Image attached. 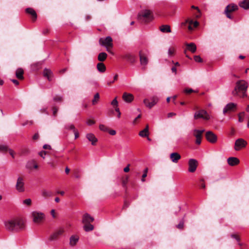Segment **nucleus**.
Returning a JSON list of instances; mask_svg holds the SVG:
<instances>
[{
    "instance_id": "nucleus-54",
    "label": "nucleus",
    "mask_w": 249,
    "mask_h": 249,
    "mask_svg": "<svg viewBox=\"0 0 249 249\" xmlns=\"http://www.w3.org/2000/svg\"><path fill=\"white\" fill-rule=\"evenodd\" d=\"M75 136V139H77L79 137V133L77 129H74V131H73Z\"/></svg>"
},
{
    "instance_id": "nucleus-3",
    "label": "nucleus",
    "mask_w": 249,
    "mask_h": 249,
    "mask_svg": "<svg viewBox=\"0 0 249 249\" xmlns=\"http://www.w3.org/2000/svg\"><path fill=\"white\" fill-rule=\"evenodd\" d=\"M112 39L111 36H107L105 38H100L99 40V44L106 48V50L108 53L113 54L111 48L113 47Z\"/></svg>"
},
{
    "instance_id": "nucleus-12",
    "label": "nucleus",
    "mask_w": 249,
    "mask_h": 249,
    "mask_svg": "<svg viewBox=\"0 0 249 249\" xmlns=\"http://www.w3.org/2000/svg\"><path fill=\"white\" fill-rule=\"evenodd\" d=\"M189 168L188 171L191 173H194L196 171L198 165L197 161L194 159H191L188 162Z\"/></svg>"
},
{
    "instance_id": "nucleus-32",
    "label": "nucleus",
    "mask_w": 249,
    "mask_h": 249,
    "mask_svg": "<svg viewBox=\"0 0 249 249\" xmlns=\"http://www.w3.org/2000/svg\"><path fill=\"white\" fill-rule=\"evenodd\" d=\"M160 31L163 33H171V30L170 26L168 25H163L160 27Z\"/></svg>"
},
{
    "instance_id": "nucleus-10",
    "label": "nucleus",
    "mask_w": 249,
    "mask_h": 249,
    "mask_svg": "<svg viewBox=\"0 0 249 249\" xmlns=\"http://www.w3.org/2000/svg\"><path fill=\"white\" fill-rule=\"evenodd\" d=\"M205 137L209 142L212 143L216 142L217 140L216 135L211 131L206 132L205 134Z\"/></svg>"
},
{
    "instance_id": "nucleus-7",
    "label": "nucleus",
    "mask_w": 249,
    "mask_h": 249,
    "mask_svg": "<svg viewBox=\"0 0 249 249\" xmlns=\"http://www.w3.org/2000/svg\"><path fill=\"white\" fill-rule=\"evenodd\" d=\"M24 180L23 177H19L18 178L16 184V190L18 192H23L25 191Z\"/></svg>"
},
{
    "instance_id": "nucleus-61",
    "label": "nucleus",
    "mask_w": 249,
    "mask_h": 249,
    "mask_svg": "<svg viewBox=\"0 0 249 249\" xmlns=\"http://www.w3.org/2000/svg\"><path fill=\"white\" fill-rule=\"evenodd\" d=\"M67 71V68H65L62 70H60L59 71V72L61 74H63L65 73Z\"/></svg>"
},
{
    "instance_id": "nucleus-37",
    "label": "nucleus",
    "mask_w": 249,
    "mask_h": 249,
    "mask_svg": "<svg viewBox=\"0 0 249 249\" xmlns=\"http://www.w3.org/2000/svg\"><path fill=\"white\" fill-rule=\"evenodd\" d=\"M99 99H100L99 94L98 93H96L94 95V98H93V99L92 100V104L93 105H95L96 104H97V102H98Z\"/></svg>"
},
{
    "instance_id": "nucleus-58",
    "label": "nucleus",
    "mask_w": 249,
    "mask_h": 249,
    "mask_svg": "<svg viewBox=\"0 0 249 249\" xmlns=\"http://www.w3.org/2000/svg\"><path fill=\"white\" fill-rule=\"evenodd\" d=\"M129 166L130 165L129 164H128L127 166L126 167H125V168H124V172H128L129 171Z\"/></svg>"
},
{
    "instance_id": "nucleus-26",
    "label": "nucleus",
    "mask_w": 249,
    "mask_h": 249,
    "mask_svg": "<svg viewBox=\"0 0 249 249\" xmlns=\"http://www.w3.org/2000/svg\"><path fill=\"white\" fill-rule=\"evenodd\" d=\"M239 6L244 9H249V0H242L239 3Z\"/></svg>"
},
{
    "instance_id": "nucleus-24",
    "label": "nucleus",
    "mask_w": 249,
    "mask_h": 249,
    "mask_svg": "<svg viewBox=\"0 0 249 249\" xmlns=\"http://www.w3.org/2000/svg\"><path fill=\"white\" fill-rule=\"evenodd\" d=\"M43 76L47 78L49 81H52L53 76V72L48 69H45L43 71Z\"/></svg>"
},
{
    "instance_id": "nucleus-28",
    "label": "nucleus",
    "mask_w": 249,
    "mask_h": 249,
    "mask_svg": "<svg viewBox=\"0 0 249 249\" xmlns=\"http://www.w3.org/2000/svg\"><path fill=\"white\" fill-rule=\"evenodd\" d=\"M24 71L22 68H18L16 71V76L18 79L22 80L23 77Z\"/></svg>"
},
{
    "instance_id": "nucleus-51",
    "label": "nucleus",
    "mask_w": 249,
    "mask_h": 249,
    "mask_svg": "<svg viewBox=\"0 0 249 249\" xmlns=\"http://www.w3.org/2000/svg\"><path fill=\"white\" fill-rule=\"evenodd\" d=\"M184 222L183 221H180L179 223L177 226V227L179 229H182L183 228Z\"/></svg>"
},
{
    "instance_id": "nucleus-53",
    "label": "nucleus",
    "mask_w": 249,
    "mask_h": 249,
    "mask_svg": "<svg viewBox=\"0 0 249 249\" xmlns=\"http://www.w3.org/2000/svg\"><path fill=\"white\" fill-rule=\"evenodd\" d=\"M8 151L9 154H10V155H11V156L12 157V158H15V156H14V155H15L14 151L12 149H9Z\"/></svg>"
},
{
    "instance_id": "nucleus-63",
    "label": "nucleus",
    "mask_w": 249,
    "mask_h": 249,
    "mask_svg": "<svg viewBox=\"0 0 249 249\" xmlns=\"http://www.w3.org/2000/svg\"><path fill=\"white\" fill-rule=\"evenodd\" d=\"M109 134L111 135H114L116 134V131L114 130H111L108 131Z\"/></svg>"
},
{
    "instance_id": "nucleus-11",
    "label": "nucleus",
    "mask_w": 249,
    "mask_h": 249,
    "mask_svg": "<svg viewBox=\"0 0 249 249\" xmlns=\"http://www.w3.org/2000/svg\"><path fill=\"white\" fill-rule=\"evenodd\" d=\"M247 144L246 141L243 139H238L236 140L234 144V149L236 151H239L241 148L245 147Z\"/></svg>"
},
{
    "instance_id": "nucleus-64",
    "label": "nucleus",
    "mask_w": 249,
    "mask_h": 249,
    "mask_svg": "<svg viewBox=\"0 0 249 249\" xmlns=\"http://www.w3.org/2000/svg\"><path fill=\"white\" fill-rule=\"evenodd\" d=\"M176 115V113H173V112H170V113H169L168 114H167V117L168 118H170V117H171L173 116H175Z\"/></svg>"
},
{
    "instance_id": "nucleus-34",
    "label": "nucleus",
    "mask_w": 249,
    "mask_h": 249,
    "mask_svg": "<svg viewBox=\"0 0 249 249\" xmlns=\"http://www.w3.org/2000/svg\"><path fill=\"white\" fill-rule=\"evenodd\" d=\"M84 230L87 231H90L94 229V226L90 223L85 224L83 226Z\"/></svg>"
},
{
    "instance_id": "nucleus-13",
    "label": "nucleus",
    "mask_w": 249,
    "mask_h": 249,
    "mask_svg": "<svg viewBox=\"0 0 249 249\" xmlns=\"http://www.w3.org/2000/svg\"><path fill=\"white\" fill-rule=\"evenodd\" d=\"M151 102H149V100L147 99H145L143 100V103L149 108H151L154 106L158 103L159 99L157 97H153L151 98Z\"/></svg>"
},
{
    "instance_id": "nucleus-39",
    "label": "nucleus",
    "mask_w": 249,
    "mask_h": 249,
    "mask_svg": "<svg viewBox=\"0 0 249 249\" xmlns=\"http://www.w3.org/2000/svg\"><path fill=\"white\" fill-rule=\"evenodd\" d=\"M231 238H233L236 239V240L238 242L239 245H240V246H242V244L240 243V237L238 234H231Z\"/></svg>"
},
{
    "instance_id": "nucleus-20",
    "label": "nucleus",
    "mask_w": 249,
    "mask_h": 249,
    "mask_svg": "<svg viewBox=\"0 0 249 249\" xmlns=\"http://www.w3.org/2000/svg\"><path fill=\"white\" fill-rule=\"evenodd\" d=\"M139 56L140 62L142 65H146L148 62V58L145 54L142 53V51H140Z\"/></svg>"
},
{
    "instance_id": "nucleus-8",
    "label": "nucleus",
    "mask_w": 249,
    "mask_h": 249,
    "mask_svg": "<svg viewBox=\"0 0 249 249\" xmlns=\"http://www.w3.org/2000/svg\"><path fill=\"white\" fill-rule=\"evenodd\" d=\"M33 221L35 223H41L44 218V214L42 213L33 212L32 213Z\"/></svg>"
},
{
    "instance_id": "nucleus-49",
    "label": "nucleus",
    "mask_w": 249,
    "mask_h": 249,
    "mask_svg": "<svg viewBox=\"0 0 249 249\" xmlns=\"http://www.w3.org/2000/svg\"><path fill=\"white\" fill-rule=\"evenodd\" d=\"M53 115L55 117L56 116V114H57V111H58V108L56 107H53Z\"/></svg>"
},
{
    "instance_id": "nucleus-57",
    "label": "nucleus",
    "mask_w": 249,
    "mask_h": 249,
    "mask_svg": "<svg viewBox=\"0 0 249 249\" xmlns=\"http://www.w3.org/2000/svg\"><path fill=\"white\" fill-rule=\"evenodd\" d=\"M43 148L45 149H51L52 147L50 145L45 144L43 145Z\"/></svg>"
},
{
    "instance_id": "nucleus-5",
    "label": "nucleus",
    "mask_w": 249,
    "mask_h": 249,
    "mask_svg": "<svg viewBox=\"0 0 249 249\" xmlns=\"http://www.w3.org/2000/svg\"><path fill=\"white\" fill-rule=\"evenodd\" d=\"M152 12L150 10L145 9L141 11L138 15V18L140 20L145 19V22L150 21L152 18Z\"/></svg>"
},
{
    "instance_id": "nucleus-9",
    "label": "nucleus",
    "mask_w": 249,
    "mask_h": 249,
    "mask_svg": "<svg viewBox=\"0 0 249 249\" xmlns=\"http://www.w3.org/2000/svg\"><path fill=\"white\" fill-rule=\"evenodd\" d=\"M65 230L64 228L60 227L56 230L50 236L49 239L51 241L57 239L59 237L63 234Z\"/></svg>"
},
{
    "instance_id": "nucleus-43",
    "label": "nucleus",
    "mask_w": 249,
    "mask_h": 249,
    "mask_svg": "<svg viewBox=\"0 0 249 249\" xmlns=\"http://www.w3.org/2000/svg\"><path fill=\"white\" fill-rule=\"evenodd\" d=\"M32 200L30 198H27L23 200V203L24 205H27V206H30L31 205Z\"/></svg>"
},
{
    "instance_id": "nucleus-33",
    "label": "nucleus",
    "mask_w": 249,
    "mask_h": 249,
    "mask_svg": "<svg viewBox=\"0 0 249 249\" xmlns=\"http://www.w3.org/2000/svg\"><path fill=\"white\" fill-rule=\"evenodd\" d=\"M107 56V55L106 53H100L98 55V60L100 62L104 61L106 59Z\"/></svg>"
},
{
    "instance_id": "nucleus-50",
    "label": "nucleus",
    "mask_w": 249,
    "mask_h": 249,
    "mask_svg": "<svg viewBox=\"0 0 249 249\" xmlns=\"http://www.w3.org/2000/svg\"><path fill=\"white\" fill-rule=\"evenodd\" d=\"M53 100L54 101H62V97L56 95L54 97H53Z\"/></svg>"
},
{
    "instance_id": "nucleus-21",
    "label": "nucleus",
    "mask_w": 249,
    "mask_h": 249,
    "mask_svg": "<svg viewBox=\"0 0 249 249\" xmlns=\"http://www.w3.org/2000/svg\"><path fill=\"white\" fill-rule=\"evenodd\" d=\"M170 159L173 162L176 163L181 159V156L178 153L174 152L170 154Z\"/></svg>"
},
{
    "instance_id": "nucleus-4",
    "label": "nucleus",
    "mask_w": 249,
    "mask_h": 249,
    "mask_svg": "<svg viewBox=\"0 0 249 249\" xmlns=\"http://www.w3.org/2000/svg\"><path fill=\"white\" fill-rule=\"evenodd\" d=\"M238 10V6L235 4L231 3L228 5L225 9L224 14L226 15L227 18L230 19H232L233 17L231 16V13L234 11Z\"/></svg>"
},
{
    "instance_id": "nucleus-31",
    "label": "nucleus",
    "mask_w": 249,
    "mask_h": 249,
    "mask_svg": "<svg viewBox=\"0 0 249 249\" xmlns=\"http://www.w3.org/2000/svg\"><path fill=\"white\" fill-rule=\"evenodd\" d=\"M97 69L101 72H104L106 70V66L102 62L98 63L97 64Z\"/></svg>"
},
{
    "instance_id": "nucleus-27",
    "label": "nucleus",
    "mask_w": 249,
    "mask_h": 249,
    "mask_svg": "<svg viewBox=\"0 0 249 249\" xmlns=\"http://www.w3.org/2000/svg\"><path fill=\"white\" fill-rule=\"evenodd\" d=\"M187 50L190 51L192 53H195L196 50V46L194 43H190L186 44Z\"/></svg>"
},
{
    "instance_id": "nucleus-22",
    "label": "nucleus",
    "mask_w": 249,
    "mask_h": 249,
    "mask_svg": "<svg viewBox=\"0 0 249 249\" xmlns=\"http://www.w3.org/2000/svg\"><path fill=\"white\" fill-rule=\"evenodd\" d=\"M124 58L131 64H134L136 62V56L131 53H126L124 56Z\"/></svg>"
},
{
    "instance_id": "nucleus-60",
    "label": "nucleus",
    "mask_w": 249,
    "mask_h": 249,
    "mask_svg": "<svg viewBox=\"0 0 249 249\" xmlns=\"http://www.w3.org/2000/svg\"><path fill=\"white\" fill-rule=\"evenodd\" d=\"M194 91L192 89H186L185 92L187 93H191Z\"/></svg>"
},
{
    "instance_id": "nucleus-2",
    "label": "nucleus",
    "mask_w": 249,
    "mask_h": 249,
    "mask_svg": "<svg viewBox=\"0 0 249 249\" xmlns=\"http://www.w3.org/2000/svg\"><path fill=\"white\" fill-rule=\"evenodd\" d=\"M248 85V83L243 80L238 81L236 83V85L232 93L233 96H238L240 97H245L247 96V90Z\"/></svg>"
},
{
    "instance_id": "nucleus-15",
    "label": "nucleus",
    "mask_w": 249,
    "mask_h": 249,
    "mask_svg": "<svg viewBox=\"0 0 249 249\" xmlns=\"http://www.w3.org/2000/svg\"><path fill=\"white\" fill-rule=\"evenodd\" d=\"M94 219L93 217L90 216L89 213H86L83 216L82 223L85 224H88L92 222Z\"/></svg>"
},
{
    "instance_id": "nucleus-1",
    "label": "nucleus",
    "mask_w": 249,
    "mask_h": 249,
    "mask_svg": "<svg viewBox=\"0 0 249 249\" xmlns=\"http://www.w3.org/2000/svg\"><path fill=\"white\" fill-rule=\"evenodd\" d=\"M4 226L8 231L18 232L24 229L25 223L22 218L16 217L5 221Z\"/></svg>"
},
{
    "instance_id": "nucleus-45",
    "label": "nucleus",
    "mask_w": 249,
    "mask_h": 249,
    "mask_svg": "<svg viewBox=\"0 0 249 249\" xmlns=\"http://www.w3.org/2000/svg\"><path fill=\"white\" fill-rule=\"evenodd\" d=\"M111 104L116 107H118V103L117 100V97H115L111 102Z\"/></svg>"
},
{
    "instance_id": "nucleus-30",
    "label": "nucleus",
    "mask_w": 249,
    "mask_h": 249,
    "mask_svg": "<svg viewBox=\"0 0 249 249\" xmlns=\"http://www.w3.org/2000/svg\"><path fill=\"white\" fill-rule=\"evenodd\" d=\"M148 129H149L148 125H147L146 126L145 128L143 130L139 132V135L142 137H146L148 136V135H149Z\"/></svg>"
},
{
    "instance_id": "nucleus-16",
    "label": "nucleus",
    "mask_w": 249,
    "mask_h": 249,
    "mask_svg": "<svg viewBox=\"0 0 249 249\" xmlns=\"http://www.w3.org/2000/svg\"><path fill=\"white\" fill-rule=\"evenodd\" d=\"M122 98L124 101L126 103H129L132 102L134 100V96L132 94L124 92L123 93Z\"/></svg>"
},
{
    "instance_id": "nucleus-25",
    "label": "nucleus",
    "mask_w": 249,
    "mask_h": 249,
    "mask_svg": "<svg viewBox=\"0 0 249 249\" xmlns=\"http://www.w3.org/2000/svg\"><path fill=\"white\" fill-rule=\"evenodd\" d=\"M26 167L27 169L31 170L33 168L37 169L38 165L35 160H31L27 163Z\"/></svg>"
},
{
    "instance_id": "nucleus-62",
    "label": "nucleus",
    "mask_w": 249,
    "mask_h": 249,
    "mask_svg": "<svg viewBox=\"0 0 249 249\" xmlns=\"http://www.w3.org/2000/svg\"><path fill=\"white\" fill-rule=\"evenodd\" d=\"M87 124L89 125H91L94 124V122L92 120H89V121H88Z\"/></svg>"
},
{
    "instance_id": "nucleus-56",
    "label": "nucleus",
    "mask_w": 249,
    "mask_h": 249,
    "mask_svg": "<svg viewBox=\"0 0 249 249\" xmlns=\"http://www.w3.org/2000/svg\"><path fill=\"white\" fill-rule=\"evenodd\" d=\"M200 186L203 189H204L205 188V183L204 182V180L203 179H201L200 180Z\"/></svg>"
},
{
    "instance_id": "nucleus-19",
    "label": "nucleus",
    "mask_w": 249,
    "mask_h": 249,
    "mask_svg": "<svg viewBox=\"0 0 249 249\" xmlns=\"http://www.w3.org/2000/svg\"><path fill=\"white\" fill-rule=\"evenodd\" d=\"M87 139L91 142L92 145H95L98 141L97 139L95 137V135L92 133H88L86 135Z\"/></svg>"
},
{
    "instance_id": "nucleus-52",
    "label": "nucleus",
    "mask_w": 249,
    "mask_h": 249,
    "mask_svg": "<svg viewBox=\"0 0 249 249\" xmlns=\"http://www.w3.org/2000/svg\"><path fill=\"white\" fill-rule=\"evenodd\" d=\"M244 112L239 113V122H242L243 121V118L242 117V115H244Z\"/></svg>"
},
{
    "instance_id": "nucleus-23",
    "label": "nucleus",
    "mask_w": 249,
    "mask_h": 249,
    "mask_svg": "<svg viewBox=\"0 0 249 249\" xmlns=\"http://www.w3.org/2000/svg\"><path fill=\"white\" fill-rule=\"evenodd\" d=\"M25 11L27 14L31 15L33 21H35L36 19L37 15L34 9L32 8H27L26 9Z\"/></svg>"
},
{
    "instance_id": "nucleus-29",
    "label": "nucleus",
    "mask_w": 249,
    "mask_h": 249,
    "mask_svg": "<svg viewBox=\"0 0 249 249\" xmlns=\"http://www.w3.org/2000/svg\"><path fill=\"white\" fill-rule=\"evenodd\" d=\"M79 240V237L77 235H72L70 239V244L71 246H75Z\"/></svg>"
},
{
    "instance_id": "nucleus-18",
    "label": "nucleus",
    "mask_w": 249,
    "mask_h": 249,
    "mask_svg": "<svg viewBox=\"0 0 249 249\" xmlns=\"http://www.w3.org/2000/svg\"><path fill=\"white\" fill-rule=\"evenodd\" d=\"M236 104L233 103H230L228 104L223 109L224 114L228 112L234 110L236 108Z\"/></svg>"
},
{
    "instance_id": "nucleus-36",
    "label": "nucleus",
    "mask_w": 249,
    "mask_h": 249,
    "mask_svg": "<svg viewBox=\"0 0 249 249\" xmlns=\"http://www.w3.org/2000/svg\"><path fill=\"white\" fill-rule=\"evenodd\" d=\"M128 177L127 176L125 178H123L122 180V186L125 189V191H126V189H127L126 184L128 182Z\"/></svg>"
},
{
    "instance_id": "nucleus-42",
    "label": "nucleus",
    "mask_w": 249,
    "mask_h": 249,
    "mask_svg": "<svg viewBox=\"0 0 249 249\" xmlns=\"http://www.w3.org/2000/svg\"><path fill=\"white\" fill-rule=\"evenodd\" d=\"M99 128L101 131H103L104 132H107L108 131V127L107 126L105 125L104 124H100Z\"/></svg>"
},
{
    "instance_id": "nucleus-14",
    "label": "nucleus",
    "mask_w": 249,
    "mask_h": 249,
    "mask_svg": "<svg viewBox=\"0 0 249 249\" xmlns=\"http://www.w3.org/2000/svg\"><path fill=\"white\" fill-rule=\"evenodd\" d=\"M194 135L196 138V143L198 145H199L201 142L202 135V133L204 132V130L203 129L200 130L197 129H195L194 130Z\"/></svg>"
},
{
    "instance_id": "nucleus-17",
    "label": "nucleus",
    "mask_w": 249,
    "mask_h": 249,
    "mask_svg": "<svg viewBox=\"0 0 249 249\" xmlns=\"http://www.w3.org/2000/svg\"><path fill=\"white\" fill-rule=\"evenodd\" d=\"M227 162L229 165L233 166L238 164L240 160L237 158L231 157L227 159Z\"/></svg>"
},
{
    "instance_id": "nucleus-38",
    "label": "nucleus",
    "mask_w": 249,
    "mask_h": 249,
    "mask_svg": "<svg viewBox=\"0 0 249 249\" xmlns=\"http://www.w3.org/2000/svg\"><path fill=\"white\" fill-rule=\"evenodd\" d=\"M189 26L188 27V28L189 30H193V28L191 26L192 24H193V26L194 27H196L198 25V22L196 21H193V20L190 21L189 22Z\"/></svg>"
},
{
    "instance_id": "nucleus-46",
    "label": "nucleus",
    "mask_w": 249,
    "mask_h": 249,
    "mask_svg": "<svg viewBox=\"0 0 249 249\" xmlns=\"http://www.w3.org/2000/svg\"><path fill=\"white\" fill-rule=\"evenodd\" d=\"M175 51V50L174 48H170L168 49V53L169 56H171L173 55L174 53V52Z\"/></svg>"
},
{
    "instance_id": "nucleus-55",
    "label": "nucleus",
    "mask_w": 249,
    "mask_h": 249,
    "mask_svg": "<svg viewBox=\"0 0 249 249\" xmlns=\"http://www.w3.org/2000/svg\"><path fill=\"white\" fill-rule=\"evenodd\" d=\"M115 111L117 112V113H118V115H117L118 118H120L121 117V113L119 108L118 107H116Z\"/></svg>"
},
{
    "instance_id": "nucleus-48",
    "label": "nucleus",
    "mask_w": 249,
    "mask_h": 249,
    "mask_svg": "<svg viewBox=\"0 0 249 249\" xmlns=\"http://www.w3.org/2000/svg\"><path fill=\"white\" fill-rule=\"evenodd\" d=\"M47 152L45 151H41L39 153V155L40 157H41L43 159H45V156L47 154Z\"/></svg>"
},
{
    "instance_id": "nucleus-41",
    "label": "nucleus",
    "mask_w": 249,
    "mask_h": 249,
    "mask_svg": "<svg viewBox=\"0 0 249 249\" xmlns=\"http://www.w3.org/2000/svg\"><path fill=\"white\" fill-rule=\"evenodd\" d=\"M148 168H146L144 171H143V173L142 175V182H144L145 181V178L147 176V172H148Z\"/></svg>"
},
{
    "instance_id": "nucleus-40",
    "label": "nucleus",
    "mask_w": 249,
    "mask_h": 249,
    "mask_svg": "<svg viewBox=\"0 0 249 249\" xmlns=\"http://www.w3.org/2000/svg\"><path fill=\"white\" fill-rule=\"evenodd\" d=\"M65 128L67 130H72L74 131V129H76L73 124H68L65 126Z\"/></svg>"
},
{
    "instance_id": "nucleus-6",
    "label": "nucleus",
    "mask_w": 249,
    "mask_h": 249,
    "mask_svg": "<svg viewBox=\"0 0 249 249\" xmlns=\"http://www.w3.org/2000/svg\"><path fill=\"white\" fill-rule=\"evenodd\" d=\"M194 117L195 120L203 119L205 120H209L210 119V116L208 112L204 109H200L196 111L194 114Z\"/></svg>"
},
{
    "instance_id": "nucleus-59",
    "label": "nucleus",
    "mask_w": 249,
    "mask_h": 249,
    "mask_svg": "<svg viewBox=\"0 0 249 249\" xmlns=\"http://www.w3.org/2000/svg\"><path fill=\"white\" fill-rule=\"evenodd\" d=\"M39 138V134L38 133H36L33 137V140H36L38 139Z\"/></svg>"
},
{
    "instance_id": "nucleus-35",
    "label": "nucleus",
    "mask_w": 249,
    "mask_h": 249,
    "mask_svg": "<svg viewBox=\"0 0 249 249\" xmlns=\"http://www.w3.org/2000/svg\"><path fill=\"white\" fill-rule=\"evenodd\" d=\"M41 194L43 196L45 197H51L53 196V193L51 191L45 189L42 190Z\"/></svg>"
},
{
    "instance_id": "nucleus-47",
    "label": "nucleus",
    "mask_w": 249,
    "mask_h": 249,
    "mask_svg": "<svg viewBox=\"0 0 249 249\" xmlns=\"http://www.w3.org/2000/svg\"><path fill=\"white\" fill-rule=\"evenodd\" d=\"M194 60L197 62H202V59L199 55H195L194 56Z\"/></svg>"
},
{
    "instance_id": "nucleus-44",
    "label": "nucleus",
    "mask_w": 249,
    "mask_h": 249,
    "mask_svg": "<svg viewBox=\"0 0 249 249\" xmlns=\"http://www.w3.org/2000/svg\"><path fill=\"white\" fill-rule=\"evenodd\" d=\"M8 148L7 145H0V150L1 151L5 152L8 150Z\"/></svg>"
}]
</instances>
